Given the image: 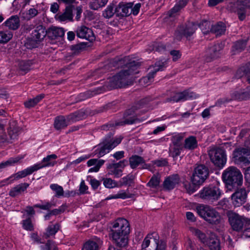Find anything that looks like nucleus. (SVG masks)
Segmentation results:
<instances>
[{"instance_id": "a211bd4d", "label": "nucleus", "mask_w": 250, "mask_h": 250, "mask_svg": "<svg viewBox=\"0 0 250 250\" xmlns=\"http://www.w3.org/2000/svg\"><path fill=\"white\" fill-rule=\"evenodd\" d=\"M46 36H47V29L46 30L43 25H38L31 34L33 42L36 43L41 42Z\"/></svg>"}, {"instance_id": "f03ea898", "label": "nucleus", "mask_w": 250, "mask_h": 250, "mask_svg": "<svg viewBox=\"0 0 250 250\" xmlns=\"http://www.w3.org/2000/svg\"><path fill=\"white\" fill-rule=\"evenodd\" d=\"M111 231L113 240L118 247L124 248L127 246L130 227L126 219H117L112 224Z\"/></svg>"}, {"instance_id": "de8ad7c7", "label": "nucleus", "mask_w": 250, "mask_h": 250, "mask_svg": "<svg viewBox=\"0 0 250 250\" xmlns=\"http://www.w3.org/2000/svg\"><path fill=\"white\" fill-rule=\"evenodd\" d=\"M31 62L29 61H21L18 65L21 71L27 73L30 69Z\"/></svg>"}, {"instance_id": "338daca9", "label": "nucleus", "mask_w": 250, "mask_h": 250, "mask_svg": "<svg viewBox=\"0 0 250 250\" xmlns=\"http://www.w3.org/2000/svg\"><path fill=\"white\" fill-rule=\"evenodd\" d=\"M23 227L27 230H31L33 229V226L30 219L23 221Z\"/></svg>"}, {"instance_id": "6e6d98bb", "label": "nucleus", "mask_w": 250, "mask_h": 250, "mask_svg": "<svg viewBox=\"0 0 250 250\" xmlns=\"http://www.w3.org/2000/svg\"><path fill=\"white\" fill-rule=\"evenodd\" d=\"M244 74L247 75V81L250 83V68L247 70L244 68H241L239 69L236 72L237 77H242Z\"/></svg>"}, {"instance_id": "58836bf2", "label": "nucleus", "mask_w": 250, "mask_h": 250, "mask_svg": "<svg viewBox=\"0 0 250 250\" xmlns=\"http://www.w3.org/2000/svg\"><path fill=\"white\" fill-rule=\"evenodd\" d=\"M250 95L247 92L234 91L231 94V99L233 100H244L249 99Z\"/></svg>"}, {"instance_id": "f704fd0d", "label": "nucleus", "mask_w": 250, "mask_h": 250, "mask_svg": "<svg viewBox=\"0 0 250 250\" xmlns=\"http://www.w3.org/2000/svg\"><path fill=\"white\" fill-rule=\"evenodd\" d=\"M23 158L22 157H17L15 158H10L7 161L2 162L0 164V171L3 168L7 167L13 166L15 164L18 163Z\"/></svg>"}, {"instance_id": "7ed1b4c3", "label": "nucleus", "mask_w": 250, "mask_h": 250, "mask_svg": "<svg viewBox=\"0 0 250 250\" xmlns=\"http://www.w3.org/2000/svg\"><path fill=\"white\" fill-rule=\"evenodd\" d=\"M222 177L228 188L229 186H240L243 183V175L241 172L234 166H230L226 168L223 171Z\"/></svg>"}, {"instance_id": "13d9d810", "label": "nucleus", "mask_w": 250, "mask_h": 250, "mask_svg": "<svg viewBox=\"0 0 250 250\" xmlns=\"http://www.w3.org/2000/svg\"><path fill=\"white\" fill-rule=\"evenodd\" d=\"M85 47V44L83 43H80L75 45L71 46V50L73 51L75 53H78Z\"/></svg>"}, {"instance_id": "e2e57ef3", "label": "nucleus", "mask_w": 250, "mask_h": 250, "mask_svg": "<svg viewBox=\"0 0 250 250\" xmlns=\"http://www.w3.org/2000/svg\"><path fill=\"white\" fill-rule=\"evenodd\" d=\"M129 197V196L126 194L125 192L122 191L120 193H118L117 194L111 196V197L108 198V199H125Z\"/></svg>"}, {"instance_id": "6ab92c4d", "label": "nucleus", "mask_w": 250, "mask_h": 250, "mask_svg": "<svg viewBox=\"0 0 250 250\" xmlns=\"http://www.w3.org/2000/svg\"><path fill=\"white\" fill-rule=\"evenodd\" d=\"M195 97V94L193 93H189L187 91H184L182 92L175 93L170 98L167 99V102H179L184 101L189 99Z\"/></svg>"}, {"instance_id": "bb28decb", "label": "nucleus", "mask_w": 250, "mask_h": 250, "mask_svg": "<svg viewBox=\"0 0 250 250\" xmlns=\"http://www.w3.org/2000/svg\"><path fill=\"white\" fill-rule=\"evenodd\" d=\"M4 24L10 30H17L20 26V18L17 15L12 16L4 22Z\"/></svg>"}, {"instance_id": "ddd939ff", "label": "nucleus", "mask_w": 250, "mask_h": 250, "mask_svg": "<svg viewBox=\"0 0 250 250\" xmlns=\"http://www.w3.org/2000/svg\"><path fill=\"white\" fill-rule=\"evenodd\" d=\"M233 157L237 163L250 164V150L245 148L235 149L233 152Z\"/></svg>"}, {"instance_id": "2eb2a0df", "label": "nucleus", "mask_w": 250, "mask_h": 250, "mask_svg": "<svg viewBox=\"0 0 250 250\" xmlns=\"http://www.w3.org/2000/svg\"><path fill=\"white\" fill-rule=\"evenodd\" d=\"M224 47V43L220 42L208 47L207 51L206 60L208 62H210L212 60L219 57Z\"/></svg>"}, {"instance_id": "b1692460", "label": "nucleus", "mask_w": 250, "mask_h": 250, "mask_svg": "<svg viewBox=\"0 0 250 250\" xmlns=\"http://www.w3.org/2000/svg\"><path fill=\"white\" fill-rule=\"evenodd\" d=\"M57 158V156L55 154L47 156L43 159L41 163L35 165L37 170L44 167L54 166L57 164L55 161Z\"/></svg>"}, {"instance_id": "dca6fc26", "label": "nucleus", "mask_w": 250, "mask_h": 250, "mask_svg": "<svg viewBox=\"0 0 250 250\" xmlns=\"http://www.w3.org/2000/svg\"><path fill=\"white\" fill-rule=\"evenodd\" d=\"M236 12L240 21H243L250 11V0H238L236 2Z\"/></svg>"}, {"instance_id": "0eeeda50", "label": "nucleus", "mask_w": 250, "mask_h": 250, "mask_svg": "<svg viewBox=\"0 0 250 250\" xmlns=\"http://www.w3.org/2000/svg\"><path fill=\"white\" fill-rule=\"evenodd\" d=\"M140 3L133 2L120 3L115 9L116 14L118 16H128L132 14L137 15L141 8Z\"/></svg>"}, {"instance_id": "473e14b6", "label": "nucleus", "mask_w": 250, "mask_h": 250, "mask_svg": "<svg viewBox=\"0 0 250 250\" xmlns=\"http://www.w3.org/2000/svg\"><path fill=\"white\" fill-rule=\"evenodd\" d=\"M68 125L66 118L63 116H58L55 118L54 127L57 130L65 128Z\"/></svg>"}, {"instance_id": "9b49d317", "label": "nucleus", "mask_w": 250, "mask_h": 250, "mask_svg": "<svg viewBox=\"0 0 250 250\" xmlns=\"http://www.w3.org/2000/svg\"><path fill=\"white\" fill-rule=\"evenodd\" d=\"M197 26L196 23L189 21L180 25L175 31V38L178 41L181 40L183 36L188 39L195 33Z\"/></svg>"}, {"instance_id": "423d86ee", "label": "nucleus", "mask_w": 250, "mask_h": 250, "mask_svg": "<svg viewBox=\"0 0 250 250\" xmlns=\"http://www.w3.org/2000/svg\"><path fill=\"white\" fill-rule=\"evenodd\" d=\"M112 136V134L110 133L103 143L99 145L98 148L96 149V154L99 156L104 155L121 143L123 137H119L114 139Z\"/></svg>"}, {"instance_id": "2f4dec72", "label": "nucleus", "mask_w": 250, "mask_h": 250, "mask_svg": "<svg viewBox=\"0 0 250 250\" xmlns=\"http://www.w3.org/2000/svg\"><path fill=\"white\" fill-rule=\"evenodd\" d=\"M38 14V10L35 8H31L27 11H21L20 12L21 18L23 20L26 21L30 20L31 19L36 17Z\"/></svg>"}, {"instance_id": "3c124183", "label": "nucleus", "mask_w": 250, "mask_h": 250, "mask_svg": "<svg viewBox=\"0 0 250 250\" xmlns=\"http://www.w3.org/2000/svg\"><path fill=\"white\" fill-rule=\"evenodd\" d=\"M116 13L115 10L112 5H109L103 11V16L106 19L111 18Z\"/></svg>"}, {"instance_id": "4468645a", "label": "nucleus", "mask_w": 250, "mask_h": 250, "mask_svg": "<svg viewBox=\"0 0 250 250\" xmlns=\"http://www.w3.org/2000/svg\"><path fill=\"white\" fill-rule=\"evenodd\" d=\"M247 192L245 188H237L231 195V203L234 207H240L247 201Z\"/></svg>"}, {"instance_id": "412c9836", "label": "nucleus", "mask_w": 250, "mask_h": 250, "mask_svg": "<svg viewBox=\"0 0 250 250\" xmlns=\"http://www.w3.org/2000/svg\"><path fill=\"white\" fill-rule=\"evenodd\" d=\"M165 67L164 62H157L155 63V69L154 70L150 71L148 75L142 78L140 80V83L142 84L148 85L153 81V79L156 72L159 70H163V67Z\"/></svg>"}, {"instance_id": "a18cd8bd", "label": "nucleus", "mask_w": 250, "mask_h": 250, "mask_svg": "<svg viewBox=\"0 0 250 250\" xmlns=\"http://www.w3.org/2000/svg\"><path fill=\"white\" fill-rule=\"evenodd\" d=\"M107 168L108 170V173L111 175H114L116 178H119L122 176L123 170L116 168L110 165H108Z\"/></svg>"}, {"instance_id": "4be33fe9", "label": "nucleus", "mask_w": 250, "mask_h": 250, "mask_svg": "<svg viewBox=\"0 0 250 250\" xmlns=\"http://www.w3.org/2000/svg\"><path fill=\"white\" fill-rule=\"evenodd\" d=\"M73 9H74V5H73L67 6L63 13L58 14L56 15V19L61 21H73Z\"/></svg>"}, {"instance_id": "9d476101", "label": "nucleus", "mask_w": 250, "mask_h": 250, "mask_svg": "<svg viewBox=\"0 0 250 250\" xmlns=\"http://www.w3.org/2000/svg\"><path fill=\"white\" fill-rule=\"evenodd\" d=\"M149 101V98H147L141 100L138 104L139 106H137V107L133 106L131 108L126 110L124 114V121L116 123L115 125H123L125 124L130 125L140 122L139 119L134 116L135 110H136L137 108H140L141 106L146 104Z\"/></svg>"}, {"instance_id": "cd10ccee", "label": "nucleus", "mask_w": 250, "mask_h": 250, "mask_svg": "<svg viewBox=\"0 0 250 250\" xmlns=\"http://www.w3.org/2000/svg\"><path fill=\"white\" fill-rule=\"evenodd\" d=\"M188 0H180L179 1L167 12V15L169 18L175 17L178 14L179 11L187 3Z\"/></svg>"}, {"instance_id": "37998d69", "label": "nucleus", "mask_w": 250, "mask_h": 250, "mask_svg": "<svg viewBox=\"0 0 250 250\" xmlns=\"http://www.w3.org/2000/svg\"><path fill=\"white\" fill-rule=\"evenodd\" d=\"M134 177L132 174H128L127 176L121 178L119 181V187H121L123 186H126L127 185H130L133 182Z\"/></svg>"}, {"instance_id": "ea45409f", "label": "nucleus", "mask_w": 250, "mask_h": 250, "mask_svg": "<svg viewBox=\"0 0 250 250\" xmlns=\"http://www.w3.org/2000/svg\"><path fill=\"white\" fill-rule=\"evenodd\" d=\"M191 231L192 233L195 236H196L202 243L206 244L208 240V238H207L206 235L204 232L196 228H191Z\"/></svg>"}, {"instance_id": "864d4df0", "label": "nucleus", "mask_w": 250, "mask_h": 250, "mask_svg": "<svg viewBox=\"0 0 250 250\" xmlns=\"http://www.w3.org/2000/svg\"><path fill=\"white\" fill-rule=\"evenodd\" d=\"M183 136L182 135L177 134L172 137V146L182 147V141L183 140Z\"/></svg>"}, {"instance_id": "c03bdc74", "label": "nucleus", "mask_w": 250, "mask_h": 250, "mask_svg": "<svg viewBox=\"0 0 250 250\" xmlns=\"http://www.w3.org/2000/svg\"><path fill=\"white\" fill-rule=\"evenodd\" d=\"M82 250H99V246L96 242L89 240L83 244Z\"/></svg>"}, {"instance_id": "e433bc0d", "label": "nucleus", "mask_w": 250, "mask_h": 250, "mask_svg": "<svg viewBox=\"0 0 250 250\" xmlns=\"http://www.w3.org/2000/svg\"><path fill=\"white\" fill-rule=\"evenodd\" d=\"M44 97V95L42 94L37 96L34 98L30 99L24 103L25 106L28 108L32 107L39 103Z\"/></svg>"}, {"instance_id": "a878e982", "label": "nucleus", "mask_w": 250, "mask_h": 250, "mask_svg": "<svg viewBox=\"0 0 250 250\" xmlns=\"http://www.w3.org/2000/svg\"><path fill=\"white\" fill-rule=\"evenodd\" d=\"M37 170V169L36 168V167L35 165H34L32 167H28L23 170L19 171L17 173L12 175L11 177H10L9 179H12V181H14L15 180H18L19 179L25 177L26 176L32 174L33 172Z\"/></svg>"}, {"instance_id": "a19ab883", "label": "nucleus", "mask_w": 250, "mask_h": 250, "mask_svg": "<svg viewBox=\"0 0 250 250\" xmlns=\"http://www.w3.org/2000/svg\"><path fill=\"white\" fill-rule=\"evenodd\" d=\"M102 88H97L94 91H87L79 95V100H84L101 92Z\"/></svg>"}, {"instance_id": "052dcab7", "label": "nucleus", "mask_w": 250, "mask_h": 250, "mask_svg": "<svg viewBox=\"0 0 250 250\" xmlns=\"http://www.w3.org/2000/svg\"><path fill=\"white\" fill-rule=\"evenodd\" d=\"M74 14H76L75 19L76 21H78L80 20L81 17V14L83 12V9L81 6H74Z\"/></svg>"}, {"instance_id": "5fc2aeb1", "label": "nucleus", "mask_w": 250, "mask_h": 250, "mask_svg": "<svg viewBox=\"0 0 250 250\" xmlns=\"http://www.w3.org/2000/svg\"><path fill=\"white\" fill-rule=\"evenodd\" d=\"M211 26L210 23L207 21H204L199 25L200 28L204 34L210 32Z\"/></svg>"}, {"instance_id": "79ce46f5", "label": "nucleus", "mask_w": 250, "mask_h": 250, "mask_svg": "<svg viewBox=\"0 0 250 250\" xmlns=\"http://www.w3.org/2000/svg\"><path fill=\"white\" fill-rule=\"evenodd\" d=\"M59 228L60 225L58 224L48 226L46 229V231L44 234V237L47 238L51 235H55Z\"/></svg>"}, {"instance_id": "39448f33", "label": "nucleus", "mask_w": 250, "mask_h": 250, "mask_svg": "<svg viewBox=\"0 0 250 250\" xmlns=\"http://www.w3.org/2000/svg\"><path fill=\"white\" fill-rule=\"evenodd\" d=\"M226 214L229 224L234 231H240L250 225V220L244 216H241L232 210L228 211Z\"/></svg>"}, {"instance_id": "c9c22d12", "label": "nucleus", "mask_w": 250, "mask_h": 250, "mask_svg": "<svg viewBox=\"0 0 250 250\" xmlns=\"http://www.w3.org/2000/svg\"><path fill=\"white\" fill-rule=\"evenodd\" d=\"M185 148L188 149H194L197 146V142L196 138L194 136H190L185 140Z\"/></svg>"}, {"instance_id": "0e129e2a", "label": "nucleus", "mask_w": 250, "mask_h": 250, "mask_svg": "<svg viewBox=\"0 0 250 250\" xmlns=\"http://www.w3.org/2000/svg\"><path fill=\"white\" fill-rule=\"evenodd\" d=\"M153 50L158 52H161L166 50V46L161 43H155L153 44Z\"/></svg>"}, {"instance_id": "6e6552de", "label": "nucleus", "mask_w": 250, "mask_h": 250, "mask_svg": "<svg viewBox=\"0 0 250 250\" xmlns=\"http://www.w3.org/2000/svg\"><path fill=\"white\" fill-rule=\"evenodd\" d=\"M221 195V190L216 186L204 187L199 193L200 197L209 203L217 201Z\"/></svg>"}, {"instance_id": "20e7f679", "label": "nucleus", "mask_w": 250, "mask_h": 250, "mask_svg": "<svg viewBox=\"0 0 250 250\" xmlns=\"http://www.w3.org/2000/svg\"><path fill=\"white\" fill-rule=\"evenodd\" d=\"M199 215L211 225H218L221 223V217L214 208L206 205H200L196 208Z\"/></svg>"}, {"instance_id": "f257e3e1", "label": "nucleus", "mask_w": 250, "mask_h": 250, "mask_svg": "<svg viewBox=\"0 0 250 250\" xmlns=\"http://www.w3.org/2000/svg\"><path fill=\"white\" fill-rule=\"evenodd\" d=\"M140 65V62L135 61L126 63L121 71L109 79L106 87L111 89L132 84L133 80L130 76L139 72L138 69Z\"/></svg>"}, {"instance_id": "c85d7f7f", "label": "nucleus", "mask_w": 250, "mask_h": 250, "mask_svg": "<svg viewBox=\"0 0 250 250\" xmlns=\"http://www.w3.org/2000/svg\"><path fill=\"white\" fill-rule=\"evenodd\" d=\"M28 187L29 184L25 183L17 185L10 190L9 195L13 197L18 196L26 190Z\"/></svg>"}, {"instance_id": "aec40b11", "label": "nucleus", "mask_w": 250, "mask_h": 250, "mask_svg": "<svg viewBox=\"0 0 250 250\" xmlns=\"http://www.w3.org/2000/svg\"><path fill=\"white\" fill-rule=\"evenodd\" d=\"M210 250H221L222 248L220 240L214 233H211L206 244Z\"/></svg>"}, {"instance_id": "774afa93", "label": "nucleus", "mask_w": 250, "mask_h": 250, "mask_svg": "<svg viewBox=\"0 0 250 250\" xmlns=\"http://www.w3.org/2000/svg\"><path fill=\"white\" fill-rule=\"evenodd\" d=\"M170 55L172 56V60L174 62L177 61L181 57V54L178 50H172Z\"/></svg>"}, {"instance_id": "69168bd1", "label": "nucleus", "mask_w": 250, "mask_h": 250, "mask_svg": "<svg viewBox=\"0 0 250 250\" xmlns=\"http://www.w3.org/2000/svg\"><path fill=\"white\" fill-rule=\"evenodd\" d=\"M66 208V206L65 205H63L62 206H61L59 208H56L52 210L50 212L51 214L53 215H56L58 214H59L62 212H63Z\"/></svg>"}, {"instance_id": "4c0bfd02", "label": "nucleus", "mask_w": 250, "mask_h": 250, "mask_svg": "<svg viewBox=\"0 0 250 250\" xmlns=\"http://www.w3.org/2000/svg\"><path fill=\"white\" fill-rule=\"evenodd\" d=\"M145 163L144 159L141 156L133 155L129 158V164L130 167L134 169L140 164Z\"/></svg>"}, {"instance_id": "f8f14e48", "label": "nucleus", "mask_w": 250, "mask_h": 250, "mask_svg": "<svg viewBox=\"0 0 250 250\" xmlns=\"http://www.w3.org/2000/svg\"><path fill=\"white\" fill-rule=\"evenodd\" d=\"M208 155L211 162L217 167H222L227 161L225 150L221 148H213L208 151Z\"/></svg>"}, {"instance_id": "bf43d9fd", "label": "nucleus", "mask_w": 250, "mask_h": 250, "mask_svg": "<svg viewBox=\"0 0 250 250\" xmlns=\"http://www.w3.org/2000/svg\"><path fill=\"white\" fill-rule=\"evenodd\" d=\"M55 204H52L50 202H47L44 205H39L36 204L34 205L35 208H39L42 209L43 210H49L50 208H51L52 207L54 206Z\"/></svg>"}, {"instance_id": "c756f323", "label": "nucleus", "mask_w": 250, "mask_h": 250, "mask_svg": "<svg viewBox=\"0 0 250 250\" xmlns=\"http://www.w3.org/2000/svg\"><path fill=\"white\" fill-rule=\"evenodd\" d=\"M247 40H240L233 43L231 52L233 55L236 54L243 51L247 45Z\"/></svg>"}, {"instance_id": "1a4fd4ad", "label": "nucleus", "mask_w": 250, "mask_h": 250, "mask_svg": "<svg viewBox=\"0 0 250 250\" xmlns=\"http://www.w3.org/2000/svg\"><path fill=\"white\" fill-rule=\"evenodd\" d=\"M208 175V167L204 165H199L194 168L191 177V182L193 185L199 186L205 181Z\"/></svg>"}, {"instance_id": "603ef678", "label": "nucleus", "mask_w": 250, "mask_h": 250, "mask_svg": "<svg viewBox=\"0 0 250 250\" xmlns=\"http://www.w3.org/2000/svg\"><path fill=\"white\" fill-rule=\"evenodd\" d=\"M104 185L106 188H109L119 187L118 183L111 178H106L104 179Z\"/></svg>"}, {"instance_id": "09e8293b", "label": "nucleus", "mask_w": 250, "mask_h": 250, "mask_svg": "<svg viewBox=\"0 0 250 250\" xmlns=\"http://www.w3.org/2000/svg\"><path fill=\"white\" fill-rule=\"evenodd\" d=\"M13 37V34L10 32L0 31V43L8 42Z\"/></svg>"}, {"instance_id": "49530a36", "label": "nucleus", "mask_w": 250, "mask_h": 250, "mask_svg": "<svg viewBox=\"0 0 250 250\" xmlns=\"http://www.w3.org/2000/svg\"><path fill=\"white\" fill-rule=\"evenodd\" d=\"M50 188L55 192V196L60 197L64 195V191L62 186L56 184H53L50 185Z\"/></svg>"}, {"instance_id": "4d7b16f0", "label": "nucleus", "mask_w": 250, "mask_h": 250, "mask_svg": "<svg viewBox=\"0 0 250 250\" xmlns=\"http://www.w3.org/2000/svg\"><path fill=\"white\" fill-rule=\"evenodd\" d=\"M160 182V178L158 176H153L147 184V185L150 187L155 188L159 185Z\"/></svg>"}, {"instance_id": "680f3d73", "label": "nucleus", "mask_w": 250, "mask_h": 250, "mask_svg": "<svg viewBox=\"0 0 250 250\" xmlns=\"http://www.w3.org/2000/svg\"><path fill=\"white\" fill-rule=\"evenodd\" d=\"M104 161L103 160H99L98 163L94 167L90 168L89 169V172H98L101 167L104 164Z\"/></svg>"}, {"instance_id": "7c9ffc66", "label": "nucleus", "mask_w": 250, "mask_h": 250, "mask_svg": "<svg viewBox=\"0 0 250 250\" xmlns=\"http://www.w3.org/2000/svg\"><path fill=\"white\" fill-rule=\"evenodd\" d=\"M226 31L225 24L222 22H219L212 25L210 32L214 33L216 36H221L225 34Z\"/></svg>"}, {"instance_id": "f3484780", "label": "nucleus", "mask_w": 250, "mask_h": 250, "mask_svg": "<svg viewBox=\"0 0 250 250\" xmlns=\"http://www.w3.org/2000/svg\"><path fill=\"white\" fill-rule=\"evenodd\" d=\"M76 32L78 38L85 39L90 42H92L95 40L92 30L85 26L82 25L78 27Z\"/></svg>"}, {"instance_id": "393cba45", "label": "nucleus", "mask_w": 250, "mask_h": 250, "mask_svg": "<svg viewBox=\"0 0 250 250\" xmlns=\"http://www.w3.org/2000/svg\"><path fill=\"white\" fill-rule=\"evenodd\" d=\"M64 35V30L62 28L51 26L47 29V37L50 40H56Z\"/></svg>"}, {"instance_id": "8fccbe9b", "label": "nucleus", "mask_w": 250, "mask_h": 250, "mask_svg": "<svg viewBox=\"0 0 250 250\" xmlns=\"http://www.w3.org/2000/svg\"><path fill=\"white\" fill-rule=\"evenodd\" d=\"M182 147L171 146L169 148V155L175 159L180 155Z\"/></svg>"}, {"instance_id": "5701e85b", "label": "nucleus", "mask_w": 250, "mask_h": 250, "mask_svg": "<svg viewBox=\"0 0 250 250\" xmlns=\"http://www.w3.org/2000/svg\"><path fill=\"white\" fill-rule=\"evenodd\" d=\"M180 178L177 174L170 175L166 178L163 183V187L165 190H170L173 189L179 183Z\"/></svg>"}, {"instance_id": "72a5a7b5", "label": "nucleus", "mask_w": 250, "mask_h": 250, "mask_svg": "<svg viewBox=\"0 0 250 250\" xmlns=\"http://www.w3.org/2000/svg\"><path fill=\"white\" fill-rule=\"evenodd\" d=\"M20 130V128L16 126L15 122L10 123V126L8 130V135L10 139L14 140L16 139Z\"/></svg>"}]
</instances>
